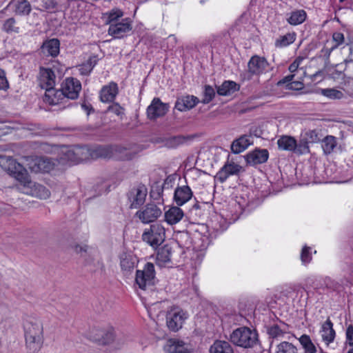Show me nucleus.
<instances>
[{
	"label": "nucleus",
	"mask_w": 353,
	"mask_h": 353,
	"mask_svg": "<svg viewBox=\"0 0 353 353\" xmlns=\"http://www.w3.org/2000/svg\"><path fill=\"white\" fill-rule=\"evenodd\" d=\"M337 145L336 138L334 136H326L322 141V148L326 154L332 153Z\"/></svg>",
	"instance_id": "37"
},
{
	"label": "nucleus",
	"mask_w": 353,
	"mask_h": 353,
	"mask_svg": "<svg viewBox=\"0 0 353 353\" xmlns=\"http://www.w3.org/2000/svg\"><path fill=\"white\" fill-rule=\"evenodd\" d=\"M188 314L183 310L176 307L169 310L166 314V325L171 332H177L182 328Z\"/></svg>",
	"instance_id": "7"
},
{
	"label": "nucleus",
	"mask_w": 353,
	"mask_h": 353,
	"mask_svg": "<svg viewBox=\"0 0 353 353\" xmlns=\"http://www.w3.org/2000/svg\"><path fill=\"white\" fill-rule=\"evenodd\" d=\"M142 239L143 241L148 243L152 247H157L161 243V241H157V236L153 235V234L150 232V230H145L142 234Z\"/></svg>",
	"instance_id": "47"
},
{
	"label": "nucleus",
	"mask_w": 353,
	"mask_h": 353,
	"mask_svg": "<svg viewBox=\"0 0 353 353\" xmlns=\"http://www.w3.org/2000/svg\"><path fill=\"white\" fill-rule=\"evenodd\" d=\"M85 152H88V149L86 147L77 145L68 149L64 155L68 161L74 163H79L87 158L86 155H83Z\"/></svg>",
	"instance_id": "20"
},
{
	"label": "nucleus",
	"mask_w": 353,
	"mask_h": 353,
	"mask_svg": "<svg viewBox=\"0 0 353 353\" xmlns=\"http://www.w3.org/2000/svg\"><path fill=\"white\" fill-rule=\"evenodd\" d=\"M41 50L52 57H56L59 54L60 41L58 39H51L44 41L41 46Z\"/></svg>",
	"instance_id": "23"
},
{
	"label": "nucleus",
	"mask_w": 353,
	"mask_h": 353,
	"mask_svg": "<svg viewBox=\"0 0 353 353\" xmlns=\"http://www.w3.org/2000/svg\"><path fill=\"white\" fill-rule=\"evenodd\" d=\"M168 353H188V347L183 341L177 339H170L165 346Z\"/></svg>",
	"instance_id": "28"
},
{
	"label": "nucleus",
	"mask_w": 353,
	"mask_h": 353,
	"mask_svg": "<svg viewBox=\"0 0 353 353\" xmlns=\"http://www.w3.org/2000/svg\"><path fill=\"white\" fill-rule=\"evenodd\" d=\"M307 19V12L304 10H296L290 13L287 21L292 26L303 23Z\"/></svg>",
	"instance_id": "34"
},
{
	"label": "nucleus",
	"mask_w": 353,
	"mask_h": 353,
	"mask_svg": "<svg viewBox=\"0 0 353 353\" xmlns=\"http://www.w3.org/2000/svg\"><path fill=\"white\" fill-rule=\"evenodd\" d=\"M240 89V85L233 81H224L219 86H216L217 94L220 96H229Z\"/></svg>",
	"instance_id": "26"
},
{
	"label": "nucleus",
	"mask_w": 353,
	"mask_h": 353,
	"mask_svg": "<svg viewBox=\"0 0 353 353\" xmlns=\"http://www.w3.org/2000/svg\"><path fill=\"white\" fill-rule=\"evenodd\" d=\"M121 270L125 272H131L137 262V257L129 252H123L119 256Z\"/></svg>",
	"instance_id": "25"
},
{
	"label": "nucleus",
	"mask_w": 353,
	"mask_h": 353,
	"mask_svg": "<svg viewBox=\"0 0 353 353\" xmlns=\"http://www.w3.org/2000/svg\"><path fill=\"white\" fill-rule=\"evenodd\" d=\"M251 144H252V141H251L249 136L243 134L232 141L231 150L234 154H239L246 150Z\"/></svg>",
	"instance_id": "24"
},
{
	"label": "nucleus",
	"mask_w": 353,
	"mask_h": 353,
	"mask_svg": "<svg viewBox=\"0 0 353 353\" xmlns=\"http://www.w3.org/2000/svg\"><path fill=\"white\" fill-rule=\"evenodd\" d=\"M269 70L270 64L265 57L254 55L248 63V70L240 74V78L243 81H250L253 76H259Z\"/></svg>",
	"instance_id": "3"
},
{
	"label": "nucleus",
	"mask_w": 353,
	"mask_h": 353,
	"mask_svg": "<svg viewBox=\"0 0 353 353\" xmlns=\"http://www.w3.org/2000/svg\"><path fill=\"white\" fill-rule=\"evenodd\" d=\"M203 97L201 100V103L203 104H208L211 102L215 97V90L212 88V86L210 85H205L203 88Z\"/></svg>",
	"instance_id": "42"
},
{
	"label": "nucleus",
	"mask_w": 353,
	"mask_h": 353,
	"mask_svg": "<svg viewBox=\"0 0 353 353\" xmlns=\"http://www.w3.org/2000/svg\"><path fill=\"white\" fill-rule=\"evenodd\" d=\"M135 283L143 290H152L156 283L154 265L152 263L148 262L143 270H137Z\"/></svg>",
	"instance_id": "4"
},
{
	"label": "nucleus",
	"mask_w": 353,
	"mask_h": 353,
	"mask_svg": "<svg viewBox=\"0 0 353 353\" xmlns=\"http://www.w3.org/2000/svg\"><path fill=\"white\" fill-rule=\"evenodd\" d=\"M16 21L13 17L9 18L5 21L3 25V30L7 33H19V28L15 26Z\"/></svg>",
	"instance_id": "48"
},
{
	"label": "nucleus",
	"mask_w": 353,
	"mask_h": 353,
	"mask_svg": "<svg viewBox=\"0 0 353 353\" xmlns=\"http://www.w3.org/2000/svg\"><path fill=\"white\" fill-rule=\"evenodd\" d=\"M81 108L86 112L88 115H90L91 113L94 112V109L92 105L89 103L84 100L81 104Z\"/></svg>",
	"instance_id": "61"
},
{
	"label": "nucleus",
	"mask_w": 353,
	"mask_h": 353,
	"mask_svg": "<svg viewBox=\"0 0 353 353\" xmlns=\"http://www.w3.org/2000/svg\"><path fill=\"white\" fill-rule=\"evenodd\" d=\"M294 77V74H289L285 77H283L282 79L276 83L278 86H282L284 84H288L291 83L293 81V79Z\"/></svg>",
	"instance_id": "63"
},
{
	"label": "nucleus",
	"mask_w": 353,
	"mask_h": 353,
	"mask_svg": "<svg viewBox=\"0 0 353 353\" xmlns=\"http://www.w3.org/2000/svg\"><path fill=\"white\" fill-rule=\"evenodd\" d=\"M200 102L198 97L185 94L178 97L174 108L180 112H185L194 108Z\"/></svg>",
	"instance_id": "17"
},
{
	"label": "nucleus",
	"mask_w": 353,
	"mask_h": 353,
	"mask_svg": "<svg viewBox=\"0 0 353 353\" xmlns=\"http://www.w3.org/2000/svg\"><path fill=\"white\" fill-rule=\"evenodd\" d=\"M9 88L8 81L4 70L0 68V90H7Z\"/></svg>",
	"instance_id": "58"
},
{
	"label": "nucleus",
	"mask_w": 353,
	"mask_h": 353,
	"mask_svg": "<svg viewBox=\"0 0 353 353\" xmlns=\"http://www.w3.org/2000/svg\"><path fill=\"white\" fill-rule=\"evenodd\" d=\"M61 88L68 101L69 99L74 100L79 97L81 90V83L76 78L68 77L62 83Z\"/></svg>",
	"instance_id": "10"
},
{
	"label": "nucleus",
	"mask_w": 353,
	"mask_h": 353,
	"mask_svg": "<svg viewBox=\"0 0 353 353\" xmlns=\"http://www.w3.org/2000/svg\"><path fill=\"white\" fill-rule=\"evenodd\" d=\"M12 159V157L0 155V166L1 168L4 170H6V169H9V164Z\"/></svg>",
	"instance_id": "59"
},
{
	"label": "nucleus",
	"mask_w": 353,
	"mask_h": 353,
	"mask_svg": "<svg viewBox=\"0 0 353 353\" xmlns=\"http://www.w3.org/2000/svg\"><path fill=\"white\" fill-rule=\"evenodd\" d=\"M171 256V248L165 245L158 252L157 259L163 263H169L172 261Z\"/></svg>",
	"instance_id": "44"
},
{
	"label": "nucleus",
	"mask_w": 353,
	"mask_h": 353,
	"mask_svg": "<svg viewBox=\"0 0 353 353\" xmlns=\"http://www.w3.org/2000/svg\"><path fill=\"white\" fill-rule=\"evenodd\" d=\"M150 232L157 236V241H161V243L165 239V228L161 225V224L156 223L154 224H152L150 225Z\"/></svg>",
	"instance_id": "41"
},
{
	"label": "nucleus",
	"mask_w": 353,
	"mask_h": 353,
	"mask_svg": "<svg viewBox=\"0 0 353 353\" xmlns=\"http://www.w3.org/2000/svg\"><path fill=\"white\" fill-rule=\"evenodd\" d=\"M244 157L248 165L254 166L265 163L269 157V152L267 149L256 148Z\"/></svg>",
	"instance_id": "15"
},
{
	"label": "nucleus",
	"mask_w": 353,
	"mask_h": 353,
	"mask_svg": "<svg viewBox=\"0 0 353 353\" xmlns=\"http://www.w3.org/2000/svg\"><path fill=\"white\" fill-rule=\"evenodd\" d=\"M299 341L305 350V353L316 352V348L314 344L312 343L310 336L307 334H303L299 339Z\"/></svg>",
	"instance_id": "39"
},
{
	"label": "nucleus",
	"mask_w": 353,
	"mask_h": 353,
	"mask_svg": "<svg viewBox=\"0 0 353 353\" xmlns=\"http://www.w3.org/2000/svg\"><path fill=\"white\" fill-rule=\"evenodd\" d=\"M277 353H297V348L291 343L283 341L277 345Z\"/></svg>",
	"instance_id": "46"
},
{
	"label": "nucleus",
	"mask_w": 353,
	"mask_h": 353,
	"mask_svg": "<svg viewBox=\"0 0 353 353\" xmlns=\"http://www.w3.org/2000/svg\"><path fill=\"white\" fill-rule=\"evenodd\" d=\"M332 39L336 43L333 47L336 48L339 46L341 45L344 42L345 38L342 32H335L332 34Z\"/></svg>",
	"instance_id": "55"
},
{
	"label": "nucleus",
	"mask_w": 353,
	"mask_h": 353,
	"mask_svg": "<svg viewBox=\"0 0 353 353\" xmlns=\"http://www.w3.org/2000/svg\"><path fill=\"white\" fill-rule=\"evenodd\" d=\"M10 176L15 178L21 185L26 188H32L34 185L30 179L28 173L23 166L16 161L12 158L10 164L9 169L6 170Z\"/></svg>",
	"instance_id": "6"
},
{
	"label": "nucleus",
	"mask_w": 353,
	"mask_h": 353,
	"mask_svg": "<svg viewBox=\"0 0 353 353\" xmlns=\"http://www.w3.org/2000/svg\"><path fill=\"white\" fill-rule=\"evenodd\" d=\"M107 112H112L117 116L122 117L124 114V108L117 102H114L107 108Z\"/></svg>",
	"instance_id": "52"
},
{
	"label": "nucleus",
	"mask_w": 353,
	"mask_h": 353,
	"mask_svg": "<svg viewBox=\"0 0 353 353\" xmlns=\"http://www.w3.org/2000/svg\"><path fill=\"white\" fill-rule=\"evenodd\" d=\"M132 26L128 19H125L122 22L110 24L108 28V34L114 39H121L132 30Z\"/></svg>",
	"instance_id": "18"
},
{
	"label": "nucleus",
	"mask_w": 353,
	"mask_h": 353,
	"mask_svg": "<svg viewBox=\"0 0 353 353\" xmlns=\"http://www.w3.org/2000/svg\"><path fill=\"white\" fill-rule=\"evenodd\" d=\"M209 203L207 202H199L198 201L192 206L189 210L188 215L189 219L194 221H198L199 219L203 215L205 207Z\"/></svg>",
	"instance_id": "31"
},
{
	"label": "nucleus",
	"mask_w": 353,
	"mask_h": 353,
	"mask_svg": "<svg viewBox=\"0 0 353 353\" xmlns=\"http://www.w3.org/2000/svg\"><path fill=\"white\" fill-rule=\"evenodd\" d=\"M191 139L189 136L177 135L165 138L164 145L168 148H176Z\"/></svg>",
	"instance_id": "33"
},
{
	"label": "nucleus",
	"mask_w": 353,
	"mask_h": 353,
	"mask_svg": "<svg viewBox=\"0 0 353 353\" xmlns=\"http://www.w3.org/2000/svg\"><path fill=\"white\" fill-rule=\"evenodd\" d=\"M327 72L330 78L334 80L343 79L346 77L343 63H339L329 67L327 68Z\"/></svg>",
	"instance_id": "36"
},
{
	"label": "nucleus",
	"mask_w": 353,
	"mask_h": 353,
	"mask_svg": "<svg viewBox=\"0 0 353 353\" xmlns=\"http://www.w3.org/2000/svg\"><path fill=\"white\" fill-rule=\"evenodd\" d=\"M92 158H111L113 157L112 146H97L90 153Z\"/></svg>",
	"instance_id": "35"
},
{
	"label": "nucleus",
	"mask_w": 353,
	"mask_h": 353,
	"mask_svg": "<svg viewBox=\"0 0 353 353\" xmlns=\"http://www.w3.org/2000/svg\"><path fill=\"white\" fill-rule=\"evenodd\" d=\"M10 176L15 178L21 185L26 188H32L34 185L30 179L28 173L23 166L16 161L12 158L10 164L9 169L6 170Z\"/></svg>",
	"instance_id": "5"
},
{
	"label": "nucleus",
	"mask_w": 353,
	"mask_h": 353,
	"mask_svg": "<svg viewBox=\"0 0 353 353\" xmlns=\"http://www.w3.org/2000/svg\"><path fill=\"white\" fill-rule=\"evenodd\" d=\"M302 61L301 57L296 59L290 65L288 70L290 72L293 73L296 72Z\"/></svg>",
	"instance_id": "62"
},
{
	"label": "nucleus",
	"mask_w": 353,
	"mask_h": 353,
	"mask_svg": "<svg viewBox=\"0 0 353 353\" xmlns=\"http://www.w3.org/2000/svg\"><path fill=\"white\" fill-rule=\"evenodd\" d=\"M113 157L120 161H130L134 158L137 152L131 148L122 145L112 146Z\"/></svg>",
	"instance_id": "21"
},
{
	"label": "nucleus",
	"mask_w": 353,
	"mask_h": 353,
	"mask_svg": "<svg viewBox=\"0 0 353 353\" xmlns=\"http://www.w3.org/2000/svg\"><path fill=\"white\" fill-rule=\"evenodd\" d=\"M193 193L188 185L178 187L174 190V200L178 206L183 205L192 196Z\"/></svg>",
	"instance_id": "22"
},
{
	"label": "nucleus",
	"mask_w": 353,
	"mask_h": 353,
	"mask_svg": "<svg viewBox=\"0 0 353 353\" xmlns=\"http://www.w3.org/2000/svg\"><path fill=\"white\" fill-rule=\"evenodd\" d=\"M147 195V189L144 185H139L137 187L132 188L127 196L130 201L131 208H137L145 202Z\"/></svg>",
	"instance_id": "12"
},
{
	"label": "nucleus",
	"mask_w": 353,
	"mask_h": 353,
	"mask_svg": "<svg viewBox=\"0 0 353 353\" xmlns=\"http://www.w3.org/2000/svg\"><path fill=\"white\" fill-rule=\"evenodd\" d=\"M183 216V210L178 206L171 207L164 214L165 221L170 225L177 223Z\"/></svg>",
	"instance_id": "27"
},
{
	"label": "nucleus",
	"mask_w": 353,
	"mask_h": 353,
	"mask_svg": "<svg viewBox=\"0 0 353 353\" xmlns=\"http://www.w3.org/2000/svg\"><path fill=\"white\" fill-rule=\"evenodd\" d=\"M210 353H234V350L230 342L216 340L210 347Z\"/></svg>",
	"instance_id": "30"
},
{
	"label": "nucleus",
	"mask_w": 353,
	"mask_h": 353,
	"mask_svg": "<svg viewBox=\"0 0 353 353\" xmlns=\"http://www.w3.org/2000/svg\"><path fill=\"white\" fill-rule=\"evenodd\" d=\"M169 108L168 103H163L159 98L155 97L147 108V117L150 120H156L157 118L165 116Z\"/></svg>",
	"instance_id": "9"
},
{
	"label": "nucleus",
	"mask_w": 353,
	"mask_h": 353,
	"mask_svg": "<svg viewBox=\"0 0 353 353\" xmlns=\"http://www.w3.org/2000/svg\"><path fill=\"white\" fill-rule=\"evenodd\" d=\"M321 336L323 340L327 343L329 344L334 340L335 338V331L333 328V323L328 318L325 323L322 325L321 327Z\"/></svg>",
	"instance_id": "29"
},
{
	"label": "nucleus",
	"mask_w": 353,
	"mask_h": 353,
	"mask_svg": "<svg viewBox=\"0 0 353 353\" xmlns=\"http://www.w3.org/2000/svg\"><path fill=\"white\" fill-rule=\"evenodd\" d=\"M346 341L350 346H353V325H349L346 330Z\"/></svg>",
	"instance_id": "60"
},
{
	"label": "nucleus",
	"mask_w": 353,
	"mask_h": 353,
	"mask_svg": "<svg viewBox=\"0 0 353 353\" xmlns=\"http://www.w3.org/2000/svg\"><path fill=\"white\" fill-rule=\"evenodd\" d=\"M311 248L305 245L301 252V260L304 265L308 264L312 261Z\"/></svg>",
	"instance_id": "50"
},
{
	"label": "nucleus",
	"mask_w": 353,
	"mask_h": 353,
	"mask_svg": "<svg viewBox=\"0 0 353 353\" xmlns=\"http://www.w3.org/2000/svg\"><path fill=\"white\" fill-rule=\"evenodd\" d=\"M296 39L295 32H288L285 35L280 36L275 41V46L277 48H283L294 43Z\"/></svg>",
	"instance_id": "38"
},
{
	"label": "nucleus",
	"mask_w": 353,
	"mask_h": 353,
	"mask_svg": "<svg viewBox=\"0 0 353 353\" xmlns=\"http://www.w3.org/2000/svg\"><path fill=\"white\" fill-rule=\"evenodd\" d=\"M320 92L322 95L332 99H340L343 97V94L341 91L334 88L321 89Z\"/></svg>",
	"instance_id": "45"
},
{
	"label": "nucleus",
	"mask_w": 353,
	"mask_h": 353,
	"mask_svg": "<svg viewBox=\"0 0 353 353\" xmlns=\"http://www.w3.org/2000/svg\"><path fill=\"white\" fill-rule=\"evenodd\" d=\"M268 333L271 337L276 338L277 336L285 334V332L282 330L278 325H274L269 327Z\"/></svg>",
	"instance_id": "54"
},
{
	"label": "nucleus",
	"mask_w": 353,
	"mask_h": 353,
	"mask_svg": "<svg viewBox=\"0 0 353 353\" xmlns=\"http://www.w3.org/2000/svg\"><path fill=\"white\" fill-rule=\"evenodd\" d=\"M27 161L28 169L34 173L49 172L54 165L50 158L44 157H31Z\"/></svg>",
	"instance_id": "8"
},
{
	"label": "nucleus",
	"mask_w": 353,
	"mask_h": 353,
	"mask_svg": "<svg viewBox=\"0 0 353 353\" xmlns=\"http://www.w3.org/2000/svg\"><path fill=\"white\" fill-rule=\"evenodd\" d=\"M308 141L314 143L319 140L318 134L314 130H310L306 133Z\"/></svg>",
	"instance_id": "64"
},
{
	"label": "nucleus",
	"mask_w": 353,
	"mask_h": 353,
	"mask_svg": "<svg viewBox=\"0 0 353 353\" xmlns=\"http://www.w3.org/2000/svg\"><path fill=\"white\" fill-rule=\"evenodd\" d=\"M31 10V5L27 0L18 1L15 4L14 12L17 14L28 15Z\"/></svg>",
	"instance_id": "40"
},
{
	"label": "nucleus",
	"mask_w": 353,
	"mask_h": 353,
	"mask_svg": "<svg viewBox=\"0 0 353 353\" xmlns=\"http://www.w3.org/2000/svg\"><path fill=\"white\" fill-rule=\"evenodd\" d=\"M230 341L234 345L243 347L250 348L256 344L258 334L248 327H240L230 334Z\"/></svg>",
	"instance_id": "2"
},
{
	"label": "nucleus",
	"mask_w": 353,
	"mask_h": 353,
	"mask_svg": "<svg viewBox=\"0 0 353 353\" xmlns=\"http://www.w3.org/2000/svg\"><path fill=\"white\" fill-rule=\"evenodd\" d=\"M325 284L327 289H330L332 291H336L341 287V285L337 281L332 280L331 279H326Z\"/></svg>",
	"instance_id": "56"
},
{
	"label": "nucleus",
	"mask_w": 353,
	"mask_h": 353,
	"mask_svg": "<svg viewBox=\"0 0 353 353\" xmlns=\"http://www.w3.org/2000/svg\"><path fill=\"white\" fill-rule=\"evenodd\" d=\"M115 334L113 329L107 330L102 334L100 342L103 345H108L114 340Z\"/></svg>",
	"instance_id": "49"
},
{
	"label": "nucleus",
	"mask_w": 353,
	"mask_h": 353,
	"mask_svg": "<svg viewBox=\"0 0 353 353\" xmlns=\"http://www.w3.org/2000/svg\"><path fill=\"white\" fill-rule=\"evenodd\" d=\"M43 101L51 105L66 103L68 102L65 99L63 90H56L54 87L46 88V92L43 97Z\"/></svg>",
	"instance_id": "16"
},
{
	"label": "nucleus",
	"mask_w": 353,
	"mask_h": 353,
	"mask_svg": "<svg viewBox=\"0 0 353 353\" xmlns=\"http://www.w3.org/2000/svg\"><path fill=\"white\" fill-rule=\"evenodd\" d=\"M161 210L154 203L147 204L142 210H139L136 216L143 223L154 222L161 214Z\"/></svg>",
	"instance_id": "11"
},
{
	"label": "nucleus",
	"mask_w": 353,
	"mask_h": 353,
	"mask_svg": "<svg viewBox=\"0 0 353 353\" xmlns=\"http://www.w3.org/2000/svg\"><path fill=\"white\" fill-rule=\"evenodd\" d=\"M278 148L282 150H288V151H297L300 153H303L302 148L303 150H308V146L307 145V143H305L304 145L301 143L297 144L296 139L290 136L283 135L277 141Z\"/></svg>",
	"instance_id": "13"
},
{
	"label": "nucleus",
	"mask_w": 353,
	"mask_h": 353,
	"mask_svg": "<svg viewBox=\"0 0 353 353\" xmlns=\"http://www.w3.org/2000/svg\"><path fill=\"white\" fill-rule=\"evenodd\" d=\"M163 188L162 185H159L157 182L155 183L151 187V196L154 197V199H158L163 194Z\"/></svg>",
	"instance_id": "53"
},
{
	"label": "nucleus",
	"mask_w": 353,
	"mask_h": 353,
	"mask_svg": "<svg viewBox=\"0 0 353 353\" xmlns=\"http://www.w3.org/2000/svg\"><path fill=\"white\" fill-rule=\"evenodd\" d=\"M118 93L119 88L117 83L112 81L101 88L99 92L100 101L103 103L113 102Z\"/></svg>",
	"instance_id": "19"
},
{
	"label": "nucleus",
	"mask_w": 353,
	"mask_h": 353,
	"mask_svg": "<svg viewBox=\"0 0 353 353\" xmlns=\"http://www.w3.org/2000/svg\"><path fill=\"white\" fill-rule=\"evenodd\" d=\"M26 347L28 353L38 352L43 343V325L41 320L34 316H28L23 323Z\"/></svg>",
	"instance_id": "1"
},
{
	"label": "nucleus",
	"mask_w": 353,
	"mask_h": 353,
	"mask_svg": "<svg viewBox=\"0 0 353 353\" xmlns=\"http://www.w3.org/2000/svg\"><path fill=\"white\" fill-rule=\"evenodd\" d=\"M108 14L107 24H114L113 22L118 20L119 18L123 16V12L120 10H112Z\"/></svg>",
	"instance_id": "51"
},
{
	"label": "nucleus",
	"mask_w": 353,
	"mask_h": 353,
	"mask_svg": "<svg viewBox=\"0 0 353 353\" xmlns=\"http://www.w3.org/2000/svg\"><path fill=\"white\" fill-rule=\"evenodd\" d=\"M243 171V167L234 162L227 161L215 176L220 183H224L230 176L238 175Z\"/></svg>",
	"instance_id": "14"
},
{
	"label": "nucleus",
	"mask_w": 353,
	"mask_h": 353,
	"mask_svg": "<svg viewBox=\"0 0 353 353\" xmlns=\"http://www.w3.org/2000/svg\"><path fill=\"white\" fill-rule=\"evenodd\" d=\"M285 88L292 90H301L303 88V83L299 81H292L291 83L285 85Z\"/></svg>",
	"instance_id": "57"
},
{
	"label": "nucleus",
	"mask_w": 353,
	"mask_h": 353,
	"mask_svg": "<svg viewBox=\"0 0 353 353\" xmlns=\"http://www.w3.org/2000/svg\"><path fill=\"white\" fill-rule=\"evenodd\" d=\"M350 54L348 57L345 59L344 70L345 76L349 78H353V48H350Z\"/></svg>",
	"instance_id": "43"
},
{
	"label": "nucleus",
	"mask_w": 353,
	"mask_h": 353,
	"mask_svg": "<svg viewBox=\"0 0 353 353\" xmlns=\"http://www.w3.org/2000/svg\"><path fill=\"white\" fill-rule=\"evenodd\" d=\"M40 74L41 81L46 84V86L43 87V88L54 86L56 75L51 68L41 67Z\"/></svg>",
	"instance_id": "32"
}]
</instances>
